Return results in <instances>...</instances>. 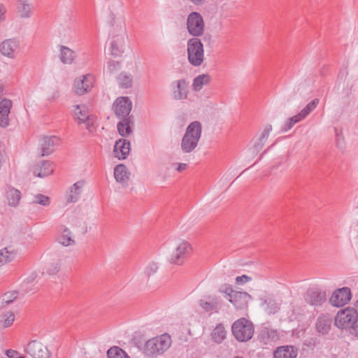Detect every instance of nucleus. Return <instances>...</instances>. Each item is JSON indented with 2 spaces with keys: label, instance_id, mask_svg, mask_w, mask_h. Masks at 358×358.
I'll return each mask as SVG.
<instances>
[{
  "label": "nucleus",
  "instance_id": "bb28decb",
  "mask_svg": "<svg viewBox=\"0 0 358 358\" xmlns=\"http://www.w3.org/2000/svg\"><path fill=\"white\" fill-rule=\"evenodd\" d=\"M130 173L122 164L117 165L114 169V177L117 182L126 185L129 180Z\"/></svg>",
  "mask_w": 358,
  "mask_h": 358
},
{
  "label": "nucleus",
  "instance_id": "3c124183",
  "mask_svg": "<svg viewBox=\"0 0 358 358\" xmlns=\"http://www.w3.org/2000/svg\"><path fill=\"white\" fill-rule=\"evenodd\" d=\"M251 280V278L246 275H243L241 276H238L236 278V283L238 284H242V283H245L246 282H248Z\"/></svg>",
  "mask_w": 358,
  "mask_h": 358
},
{
  "label": "nucleus",
  "instance_id": "9b49d317",
  "mask_svg": "<svg viewBox=\"0 0 358 358\" xmlns=\"http://www.w3.org/2000/svg\"><path fill=\"white\" fill-rule=\"evenodd\" d=\"M172 96L175 100H185L188 98L189 82L180 79L172 83Z\"/></svg>",
  "mask_w": 358,
  "mask_h": 358
},
{
  "label": "nucleus",
  "instance_id": "20e7f679",
  "mask_svg": "<svg viewBox=\"0 0 358 358\" xmlns=\"http://www.w3.org/2000/svg\"><path fill=\"white\" fill-rule=\"evenodd\" d=\"M253 324L248 320L242 317L235 321L231 327V331L235 338L239 342H247L254 334Z\"/></svg>",
  "mask_w": 358,
  "mask_h": 358
},
{
  "label": "nucleus",
  "instance_id": "c756f323",
  "mask_svg": "<svg viewBox=\"0 0 358 358\" xmlns=\"http://www.w3.org/2000/svg\"><path fill=\"white\" fill-rule=\"evenodd\" d=\"M83 186V182L78 181L70 188V190L67 194V201L69 203H75L78 201L81 193V188Z\"/></svg>",
  "mask_w": 358,
  "mask_h": 358
},
{
  "label": "nucleus",
  "instance_id": "f8f14e48",
  "mask_svg": "<svg viewBox=\"0 0 358 358\" xmlns=\"http://www.w3.org/2000/svg\"><path fill=\"white\" fill-rule=\"evenodd\" d=\"M199 305L206 313H218L221 308V299L216 296H206L199 300Z\"/></svg>",
  "mask_w": 358,
  "mask_h": 358
},
{
  "label": "nucleus",
  "instance_id": "6e6d98bb",
  "mask_svg": "<svg viewBox=\"0 0 358 358\" xmlns=\"http://www.w3.org/2000/svg\"><path fill=\"white\" fill-rule=\"evenodd\" d=\"M235 358H243L242 357H236Z\"/></svg>",
  "mask_w": 358,
  "mask_h": 358
},
{
  "label": "nucleus",
  "instance_id": "f03ea898",
  "mask_svg": "<svg viewBox=\"0 0 358 358\" xmlns=\"http://www.w3.org/2000/svg\"><path fill=\"white\" fill-rule=\"evenodd\" d=\"M171 345L169 335L164 334L160 336L149 339L145 344L144 353L148 357H156L163 354Z\"/></svg>",
  "mask_w": 358,
  "mask_h": 358
},
{
  "label": "nucleus",
  "instance_id": "09e8293b",
  "mask_svg": "<svg viewBox=\"0 0 358 358\" xmlns=\"http://www.w3.org/2000/svg\"><path fill=\"white\" fill-rule=\"evenodd\" d=\"M9 358H24V356L21 355L17 351L14 350H8L6 352Z\"/></svg>",
  "mask_w": 358,
  "mask_h": 358
},
{
  "label": "nucleus",
  "instance_id": "6ab92c4d",
  "mask_svg": "<svg viewBox=\"0 0 358 358\" xmlns=\"http://www.w3.org/2000/svg\"><path fill=\"white\" fill-rule=\"evenodd\" d=\"M130 142L126 139H119L114 145L113 152L119 159H124L129 155L131 148Z\"/></svg>",
  "mask_w": 358,
  "mask_h": 358
},
{
  "label": "nucleus",
  "instance_id": "cd10ccee",
  "mask_svg": "<svg viewBox=\"0 0 358 358\" xmlns=\"http://www.w3.org/2000/svg\"><path fill=\"white\" fill-rule=\"evenodd\" d=\"M17 255V250L10 246L0 250V266L13 262L16 258Z\"/></svg>",
  "mask_w": 358,
  "mask_h": 358
},
{
  "label": "nucleus",
  "instance_id": "79ce46f5",
  "mask_svg": "<svg viewBox=\"0 0 358 358\" xmlns=\"http://www.w3.org/2000/svg\"><path fill=\"white\" fill-rule=\"evenodd\" d=\"M266 304V311L268 314H274L279 310V305L272 299H268L265 301Z\"/></svg>",
  "mask_w": 358,
  "mask_h": 358
},
{
  "label": "nucleus",
  "instance_id": "c9c22d12",
  "mask_svg": "<svg viewBox=\"0 0 358 358\" xmlns=\"http://www.w3.org/2000/svg\"><path fill=\"white\" fill-rule=\"evenodd\" d=\"M119 85L124 89L130 88L132 86L133 79L130 74L122 73L117 77Z\"/></svg>",
  "mask_w": 358,
  "mask_h": 358
},
{
  "label": "nucleus",
  "instance_id": "ddd939ff",
  "mask_svg": "<svg viewBox=\"0 0 358 358\" xmlns=\"http://www.w3.org/2000/svg\"><path fill=\"white\" fill-rule=\"evenodd\" d=\"M352 297L351 291L348 287H343L336 290L329 299L331 305L341 307L350 301Z\"/></svg>",
  "mask_w": 358,
  "mask_h": 358
},
{
  "label": "nucleus",
  "instance_id": "2eb2a0df",
  "mask_svg": "<svg viewBox=\"0 0 358 358\" xmlns=\"http://www.w3.org/2000/svg\"><path fill=\"white\" fill-rule=\"evenodd\" d=\"M326 299V292L317 287L309 289L305 296L306 301L313 306H320Z\"/></svg>",
  "mask_w": 358,
  "mask_h": 358
},
{
  "label": "nucleus",
  "instance_id": "4c0bfd02",
  "mask_svg": "<svg viewBox=\"0 0 358 358\" xmlns=\"http://www.w3.org/2000/svg\"><path fill=\"white\" fill-rule=\"evenodd\" d=\"M59 242L64 246L71 245L75 243L71 238V232L67 227L64 228L62 234L59 238Z\"/></svg>",
  "mask_w": 358,
  "mask_h": 358
},
{
  "label": "nucleus",
  "instance_id": "7ed1b4c3",
  "mask_svg": "<svg viewBox=\"0 0 358 358\" xmlns=\"http://www.w3.org/2000/svg\"><path fill=\"white\" fill-rule=\"evenodd\" d=\"M187 54L189 63L194 67L201 66L205 59L204 48L201 41L192 38L187 43Z\"/></svg>",
  "mask_w": 358,
  "mask_h": 358
},
{
  "label": "nucleus",
  "instance_id": "a19ab883",
  "mask_svg": "<svg viewBox=\"0 0 358 358\" xmlns=\"http://www.w3.org/2000/svg\"><path fill=\"white\" fill-rule=\"evenodd\" d=\"M158 268L159 266L157 263L150 262L146 266L144 270V274L147 278H150L157 272Z\"/></svg>",
  "mask_w": 358,
  "mask_h": 358
},
{
  "label": "nucleus",
  "instance_id": "49530a36",
  "mask_svg": "<svg viewBox=\"0 0 358 358\" xmlns=\"http://www.w3.org/2000/svg\"><path fill=\"white\" fill-rule=\"evenodd\" d=\"M219 292L225 294L228 299H230V296H233L236 291H234L231 286L229 285H223L219 288Z\"/></svg>",
  "mask_w": 358,
  "mask_h": 358
},
{
  "label": "nucleus",
  "instance_id": "f257e3e1",
  "mask_svg": "<svg viewBox=\"0 0 358 358\" xmlns=\"http://www.w3.org/2000/svg\"><path fill=\"white\" fill-rule=\"evenodd\" d=\"M201 131L202 126L199 121H194L188 125L181 141L183 152L190 153L197 147Z\"/></svg>",
  "mask_w": 358,
  "mask_h": 358
},
{
  "label": "nucleus",
  "instance_id": "ea45409f",
  "mask_svg": "<svg viewBox=\"0 0 358 358\" xmlns=\"http://www.w3.org/2000/svg\"><path fill=\"white\" fill-rule=\"evenodd\" d=\"M15 320V315L13 312H7L3 314L0 323L3 327H8L13 323Z\"/></svg>",
  "mask_w": 358,
  "mask_h": 358
},
{
  "label": "nucleus",
  "instance_id": "a878e982",
  "mask_svg": "<svg viewBox=\"0 0 358 358\" xmlns=\"http://www.w3.org/2000/svg\"><path fill=\"white\" fill-rule=\"evenodd\" d=\"M77 57L76 53L65 45H59V57L60 61L64 64H72Z\"/></svg>",
  "mask_w": 358,
  "mask_h": 358
},
{
  "label": "nucleus",
  "instance_id": "473e14b6",
  "mask_svg": "<svg viewBox=\"0 0 358 358\" xmlns=\"http://www.w3.org/2000/svg\"><path fill=\"white\" fill-rule=\"evenodd\" d=\"M226 330L222 324H217L211 333V338L217 343H221L226 338Z\"/></svg>",
  "mask_w": 358,
  "mask_h": 358
},
{
  "label": "nucleus",
  "instance_id": "aec40b11",
  "mask_svg": "<svg viewBox=\"0 0 358 358\" xmlns=\"http://www.w3.org/2000/svg\"><path fill=\"white\" fill-rule=\"evenodd\" d=\"M60 139L55 136H45L43 138L41 143V152L42 156H45L51 154L56 146L59 144Z\"/></svg>",
  "mask_w": 358,
  "mask_h": 358
},
{
  "label": "nucleus",
  "instance_id": "c03bdc74",
  "mask_svg": "<svg viewBox=\"0 0 358 358\" xmlns=\"http://www.w3.org/2000/svg\"><path fill=\"white\" fill-rule=\"evenodd\" d=\"M271 130H272L271 125L268 124L265 127L261 136L259 138V143H258V145H260V147H262L264 141L268 138Z\"/></svg>",
  "mask_w": 358,
  "mask_h": 358
},
{
  "label": "nucleus",
  "instance_id": "c85d7f7f",
  "mask_svg": "<svg viewBox=\"0 0 358 358\" xmlns=\"http://www.w3.org/2000/svg\"><path fill=\"white\" fill-rule=\"evenodd\" d=\"M7 203L10 206L16 207L21 199V193L17 189L8 187L6 191Z\"/></svg>",
  "mask_w": 358,
  "mask_h": 358
},
{
  "label": "nucleus",
  "instance_id": "7c9ffc66",
  "mask_svg": "<svg viewBox=\"0 0 358 358\" xmlns=\"http://www.w3.org/2000/svg\"><path fill=\"white\" fill-rule=\"evenodd\" d=\"M211 77L208 74H201L193 80L192 88L195 92L200 91L203 85L210 83Z\"/></svg>",
  "mask_w": 358,
  "mask_h": 358
},
{
  "label": "nucleus",
  "instance_id": "37998d69",
  "mask_svg": "<svg viewBox=\"0 0 358 358\" xmlns=\"http://www.w3.org/2000/svg\"><path fill=\"white\" fill-rule=\"evenodd\" d=\"M33 203L41 204L44 206L50 205V198L43 194H37L34 196V199L32 201Z\"/></svg>",
  "mask_w": 358,
  "mask_h": 358
},
{
  "label": "nucleus",
  "instance_id": "4468645a",
  "mask_svg": "<svg viewBox=\"0 0 358 358\" xmlns=\"http://www.w3.org/2000/svg\"><path fill=\"white\" fill-rule=\"evenodd\" d=\"M94 78L91 74L83 76L74 82V90L78 95H83L90 91L94 86Z\"/></svg>",
  "mask_w": 358,
  "mask_h": 358
},
{
  "label": "nucleus",
  "instance_id": "412c9836",
  "mask_svg": "<svg viewBox=\"0 0 358 358\" xmlns=\"http://www.w3.org/2000/svg\"><path fill=\"white\" fill-rule=\"evenodd\" d=\"M19 43L14 39H7L1 44L0 52L4 56L10 58L15 57V53L18 49Z\"/></svg>",
  "mask_w": 358,
  "mask_h": 358
},
{
  "label": "nucleus",
  "instance_id": "2f4dec72",
  "mask_svg": "<svg viewBox=\"0 0 358 358\" xmlns=\"http://www.w3.org/2000/svg\"><path fill=\"white\" fill-rule=\"evenodd\" d=\"M17 13L21 17H29L31 11V5L29 3V0L17 1Z\"/></svg>",
  "mask_w": 358,
  "mask_h": 358
},
{
  "label": "nucleus",
  "instance_id": "4d7b16f0",
  "mask_svg": "<svg viewBox=\"0 0 358 358\" xmlns=\"http://www.w3.org/2000/svg\"><path fill=\"white\" fill-rule=\"evenodd\" d=\"M357 324H358V318H357Z\"/></svg>",
  "mask_w": 358,
  "mask_h": 358
},
{
  "label": "nucleus",
  "instance_id": "72a5a7b5",
  "mask_svg": "<svg viewBox=\"0 0 358 358\" xmlns=\"http://www.w3.org/2000/svg\"><path fill=\"white\" fill-rule=\"evenodd\" d=\"M123 38L122 36H117L115 40H113L110 43V51L111 55L114 57L120 56L123 52L122 42Z\"/></svg>",
  "mask_w": 358,
  "mask_h": 358
},
{
  "label": "nucleus",
  "instance_id": "a211bd4d",
  "mask_svg": "<svg viewBox=\"0 0 358 358\" xmlns=\"http://www.w3.org/2000/svg\"><path fill=\"white\" fill-rule=\"evenodd\" d=\"M257 338L261 343L264 345H268L277 341L279 339V335L278 331L275 329L263 327L260 330Z\"/></svg>",
  "mask_w": 358,
  "mask_h": 358
},
{
  "label": "nucleus",
  "instance_id": "4be33fe9",
  "mask_svg": "<svg viewBox=\"0 0 358 358\" xmlns=\"http://www.w3.org/2000/svg\"><path fill=\"white\" fill-rule=\"evenodd\" d=\"M12 107L10 100L4 99L0 102V126L6 127L9 124L8 115Z\"/></svg>",
  "mask_w": 358,
  "mask_h": 358
},
{
  "label": "nucleus",
  "instance_id": "0eeeda50",
  "mask_svg": "<svg viewBox=\"0 0 358 358\" xmlns=\"http://www.w3.org/2000/svg\"><path fill=\"white\" fill-rule=\"evenodd\" d=\"M74 118L79 124L85 123V128L91 133L96 129L94 126L95 117L89 114L88 108L85 105H76L73 109Z\"/></svg>",
  "mask_w": 358,
  "mask_h": 358
},
{
  "label": "nucleus",
  "instance_id": "e433bc0d",
  "mask_svg": "<svg viewBox=\"0 0 358 358\" xmlns=\"http://www.w3.org/2000/svg\"><path fill=\"white\" fill-rule=\"evenodd\" d=\"M108 358H130L128 355L117 346L111 347L107 352Z\"/></svg>",
  "mask_w": 358,
  "mask_h": 358
},
{
  "label": "nucleus",
  "instance_id": "dca6fc26",
  "mask_svg": "<svg viewBox=\"0 0 358 358\" xmlns=\"http://www.w3.org/2000/svg\"><path fill=\"white\" fill-rule=\"evenodd\" d=\"M131 107L132 103L128 97H119L114 103L115 115L124 119L130 113Z\"/></svg>",
  "mask_w": 358,
  "mask_h": 358
},
{
  "label": "nucleus",
  "instance_id": "f3484780",
  "mask_svg": "<svg viewBox=\"0 0 358 358\" xmlns=\"http://www.w3.org/2000/svg\"><path fill=\"white\" fill-rule=\"evenodd\" d=\"M251 296L245 292L236 291L233 296H230L229 301L231 303L236 309H245L248 307Z\"/></svg>",
  "mask_w": 358,
  "mask_h": 358
},
{
  "label": "nucleus",
  "instance_id": "1a4fd4ad",
  "mask_svg": "<svg viewBox=\"0 0 358 358\" xmlns=\"http://www.w3.org/2000/svg\"><path fill=\"white\" fill-rule=\"evenodd\" d=\"M358 314L355 308H348L338 312L335 317V325L340 329H347L352 327Z\"/></svg>",
  "mask_w": 358,
  "mask_h": 358
},
{
  "label": "nucleus",
  "instance_id": "5701e85b",
  "mask_svg": "<svg viewBox=\"0 0 358 358\" xmlns=\"http://www.w3.org/2000/svg\"><path fill=\"white\" fill-rule=\"evenodd\" d=\"M54 171V165L50 161H42L41 164L35 166L34 169V174L36 176L43 178L52 173Z\"/></svg>",
  "mask_w": 358,
  "mask_h": 358
},
{
  "label": "nucleus",
  "instance_id": "423d86ee",
  "mask_svg": "<svg viewBox=\"0 0 358 358\" xmlns=\"http://www.w3.org/2000/svg\"><path fill=\"white\" fill-rule=\"evenodd\" d=\"M319 102L320 100L318 99H313L298 114L288 118L285 122L282 130L287 131L289 130L295 124L304 120L311 112H313L319 104Z\"/></svg>",
  "mask_w": 358,
  "mask_h": 358
},
{
  "label": "nucleus",
  "instance_id": "5fc2aeb1",
  "mask_svg": "<svg viewBox=\"0 0 358 358\" xmlns=\"http://www.w3.org/2000/svg\"><path fill=\"white\" fill-rule=\"evenodd\" d=\"M355 308H356V309H355V310H357V311H358V300L356 301V303H355Z\"/></svg>",
  "mask_w": 358,
  "mask_h": 358
},
{
  "label": "nucleus",
  "instance_id": "58836bf2",
  "mask_svg": "<svg viewBox=\"0 0 358 358\" xmlns=\"http://www.w3.org/2000/svg\"><path fill=\"white\" fill-rule=\"evenodd\" d=\"M18 296V292L16 291H10L6 292L1 296V307H5L13 302Z\"/></svg>",
  "mask_w": 358,
  "mask_h": 358
},
{
  "label": "nucleus",
  "instance_id": "9d476101",
  "mask_svg": "<svg viewBox=\"0 0 358 358\" xmlns=\"http://www.w3.org/2000/svg\"><path fill=\"white\" fill-rule=\"evenodd\" d=\"M24 350L33 358H49L50 355L47 347L36 341H30Z\"/></svg>",
  "mask_w": 358,
  "mask_h": 358
},
{
  "label": "nucleus",
  "instance_id": "f704fd0d",
  "mask_svg": "<svg viewBox=\"0 0 358 358\" xmlns=\"http://www.w3.org/2000/svg\"><path fill=\"white\" fill-rule=\"evenodd\" d=\"M131 122L129 118H124L122 122L117 124V131L122 136H127L132 132L130 127Z\"/></svg>",
  "mask_w": 358,
  "mask_h": 358
},
{
  "label": "nucleus",
  "instance_id": "864d4df0",
  "mask_svg": "<svg viewBox=\"0 0 358 358\" xmlns=\"http://www.w3.org/2000/svg\"><path fill=\"white\" fill-rule=\"evenodd\" d=\"M6 8L3 4L0 3V21L4 19V14L6 13Z\"/></svg>",
  "mask_w": 358,
  "mask_h": 358
},
{
  "label": "nucleus",
  "instance_id": "8fccbe9b",
  "mask_svg": "<svg viewBox=\"0 0 358 358\" xmlns=\"http://www.w3.org/2000/svg\"><path fill=\"white\" fill-rule=\"evenodd\" d=\"M350 332L351 334L354 335L356 337H358V324H357V318L354 321L352 327L350 328Z\"/></svg>",
  "mask_w": 358,
  "mask_h": 358
},
{
  "label": "nucleus",
  "instance_id": "603ef678",
  "mask_svg": "<svg viewBox=\"0 0 358 358\" xmlns=\"http://www.w3.org/2000/svg\"><path fill=\"white\" fill-rule=\"evenodd\" d=\"M187 168V164L184 163H179L178 164V166L176 168V170L178 172H182V171L185 170Z\"/></svg>",
  "mask_w": 358,
  "mask_h": 358
},
{
  "label": "nucleus",
  "instance_id": "de8ad7c7",
  "mask_svg": "<svg viewBox=\"0 0 358 358\" xmlns=\"http://www.w3.org/2000/svg\"><path fill=\"white\" fill-rule=\"evenodd\" d=\"M108 71L110 73H113L120 69V63L115 61H109L107 64Z\"/></svg>",
  "mask_w": 358,
  "mask_h": 358
},
{
  "label": "nucleus",
  "instance_id": "39448f33",
  "mask_svg": "<svg viewBox=\"0 0 358 358\" xmlns=\"http://www.w3.org/2000/svg\"><path fill=\"white\" fill-rule=\"evenodd\" d=\"M187 29L193 38H198L203 34L205 24L202 15L198 12L190 13L187 18Z\"/></svg>",
  "mask_w": 358,
  "mask_h": 358
},
{
  "label": "nucleus",
  "instance_id": "a18cd8bd",
  "mask_svg": "<svg viewBox=\"0 0 358 358\" xmlns=\"http://www.w3.org/2000/svg\"><path fill=\"white\" fill-rule=\"evenodd\" d=\"M60 267H61L60 261H57L56 262L51 263L47 268V272L50 275H55L59 271Z\"/></svg>",
  "mask_w": 358,
  "mask_h": 358
},
{
  "label": "nucleus",
  "instance_id": "393cba45",
  "mask_svg": "<svg viewBox=\"0 0 358 358\" xmlns=\"http://www.w3.org/2000/svg\"><path fill=\"white\" fill-rule=\"evenodd\" d=\"M332 317L330 315L326 314L320 316L316 322V329L318 333L327 334L331 327Z\"/></svg>",
  "mask_w": 358,
  "mask_h": 358
},
{
  "label": "nucleus",
  "instance_id": "6e6552de",
  "mask_svg": "<svg viewBox=\"0 0 358 358\" xmlns=\"http://www.w3.org/2000/svg\"><path fill=\"white\" fill-rule=\"evenodd\" d=\"M192 250V246L188 242L180 241L171 255L169 262L176 265L183 264Z\"/></svg>",
  "mask_w": 358,
  "mask_h": 358
},
{
  "label": "nucleus",
  "instance_id": "b1692460",
  "mask_svg": "<svg viewBox=\"0 0 358 358\" xmlns=\"http://www.w3.org/2000/svg\"><path fill=\"white\" fill-rule=\"evenodd\" d=\"M298 350L292 345L278 347L274 352V358H296Z\"/></svg>",
  "mask_w": 358,
  "mask_h": 358
}]
</instances>
